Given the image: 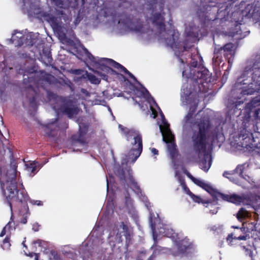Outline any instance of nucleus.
Wrapping results in <instances>:
<instances>
[{
	"label": "nucleus",
	"instance_id": "obj_1",
	"mask_svg": "<svg viewBox=\"0 0 260 260\" xmlns=\"http://www.w3.org/2000/svg\"><path fill=\"white\" fill-rule=\"evenodd\" d=\"M17 164L15 160L13 159L10 163V168L6 173L0 176V182L4 195L6 197V202L9 206L12 213L13 207L19 208L22 206L26 207L27 212L28 207L27 205V197L22 192H19L16 181ZM11 221L4 226L7 228L8 234L11 235L12 223L13 221V215L10 218Z\"/></svg>",
	"mask_w": 260,
	"mask_h": 260
},
{
	"label": "nucleus",
	"instance_id": "obj_2",
	"mask_svg": "<svg viewBox=\"0 0 260 260\" xmlns=\"http://www.w3.org/2000/svg\"><path fill=\"white\" fill-rule=\"evenodd\" d=\"M212 124L208 118H202L198 122L197 128L193 129L191 139L194 150L198 154L204 152L203 158L199 162L200 168L207 172L212 164L211 155L206 152V148Z\"/></svg>",
	"mask_w": 260,
	"mask_h": 260
},
{
	"label": "nucleus",
	"instance_id": "obj_3",
	"mask_svg": "<svg viewBox=\"0 0 260 260\" xmlns=\"http://www.w3.org/2000/svg\"><path fill=\"white\" fill-rule=\"evenodd\" d=\"M235 87L243 95L252 94L260 90V55L249 70H245L238 78Z\"/></svg>",
	"mask_w": 260,
	"mask_h": 260
},
{
	"label": "nucleus",
	"instance_id": "obj_4",
	"mask_svg": "<svg viewBox=\"0 0 260 260\" xmlns=\"http://www.w3.org/2000/svg\"><path fill=\"white\" fill-rule=\"evenodd\" d=\"M54 77L51 74L41 71L40 73H35L33 76L29 77L23 79V84L26 86V98L28 100L29 106L36 110L38 108L37 100L39 97V93L34 89L32 85L39 87L44 82L51 83Z\"/></svg>",
	"mask_w": 260,
	"mask_h": 260
},
{
	"label": "nucleus",
	"instance_id": "obj_5",
	"mask_svg": "<svg viewBox=\"0 0 260 260\" xmlns=\"http://www.w3.org/2000/svg\"><path fill=\"white\" fill-rule=\"evenodd\" d=\"M84 50L87 53V56L92 61L96 63L100 64L101 66V69L103 70H105L107 73L111 71L114 75H120L125 80V77L122 74H119L116 71L110 68L109 67L106 65V64H109L113 68L118 70L119 71L123 72L125 74H127L129 78L132 79L137 84L142 86L143 87V90L142 92L143 94L145 96L148 95L150 96V94L148 90L142 86V85L137 80V78L134 76V75L128 71L124 66L120 64L119 63L115 61L112 59L108 58H101L96 60L95 58L91 53H90L86 48H84Z\"/></svg>",
	"mask_w": 260,
	"mask_h": 260
},
{
	"label": "nucleus",
	"instance_id": "obj_6",
	"mask_svg": "<svg viewBox=\"0 0 260 260\" xmlns=\"http://www.w3.org/2000/svg\"><path fill=\"white\" fill-rule=\"evenodd\" d=\"M122 130L126 137L127 141H129L132 138L134 140L132 143L133 147L129 150L128 152L129 159H132V163H134L142 152L143 142L142 135L139 131L134 129H128L126 128L123 127Z\"/></svg>",
	"mask_w": 260,
	"mask_h": 260
},
{
	"label": "nucleus",
	"instance_id": "obj_7",
	"mask_svg": "<svg viewBox=\"0 0 260 260\" xmlns=\"http://www.w3.org/2000/svg\"><path fill=\"white\" fill-rule=\"evenodd\" d=\"M36 14L38 17L43 18L44 20L49 23L51 26L55 29H59L62 26V17L65 15L62 11L55 9L50 10L48 12L42 10L40 8L37 10Z\"/></svg>",
	"mask_w": 260,
	"mask_h": 260
},
{
	"label": "nucleus",
	"instance_id": "obj_8",
	"mask_svg": "<svg viewBox=\"0 0 260 260\" xmlns=\"http://www.w3.org/2000/svg\"><path fill=\"white\" fill-rule=\"evenodd\" d=\"M239 140L240 143L239 146L242 148L253 149L260 154V140L257 137L254 138L251 132L244 127L240 131Z\"/></svg>",
	"mask_w": 260,
	"mask_h": 260
},
{
	"label": "nucleus",
	"instance_id": "obj_9",
	"mask_svg": "<svg viewBox=\"0 0 260 260\" xmlns=\"http://www.w3.org/2000/svg\"><path fill=\"white\" fill-rule=\"evenodd\" d=\"M185 100L186 104H190L191 106L188 113L184 117V121L186 124H190L195 125V126H194L193 128L192 129V131L193 129L197 128L198 122L200 121L202 118H208L210 121L209 117L203 116L199 120L193 123V115L198 106L199 100L198 98L197 97L196 94L194 95L191 92H190L188 94H186L185 95Z\"/></svg>",
	"mask_w": 260,
	"mask_h": 260
},
{
	"label": "nucleus",
	"instance_id": "obj_10",
	"mask_svg": "<svg viewBox=\"0 0 260 260\" xmlns=\"http://www.w3.org/2000/svg\"><path fill=\"white\" fill-rule=\"evenodd\" d=\"M211 74L209 71L204 67L199 66L195 69L190 70V75L188 78H191L194 86H198L199 91H201V87L204 86V83L211 82Z\"/></svg>",
	"mask_w": 260,
	"mask_h": 260
},
{
	"label": "nucleus",
	"instance_id": "obj_11",
	"mask_svg": "<svg viewBox=\"0 0 260 260\" xmlns=\"http://www.w3.org/2000/svg\"><path fill=\"white\" fill-rule=\"evenodd\" d=\"M116 233L115 237V242L117 243H122V236L125 239V246L126 248L132 243L133 228L128 221H121L116 227Z\"/></svg>",
	"mask_w": 260,
	"mask_h": 260
},
{
	"label": "nucleus",
	"instance_id": "obj_12",
	"mask_svg": "<svg viewBox=\"0 0 260 260\" xmlns=\"http://www.w3.org/2000/svg\"><path fill=\"white\" fill-rule=\"evenodd\" d=\"M118 23H121L131 29L138 32H141L143 30L142 22L140 19H135L133 16L127 15L125 13L117 16Z\"/></svg>",
	"mask_w": 260,
	"mask_h": 260
},
{
	"label": "nucleus",
	"instance_id": "obj_13",
	"mask_svg": "<svg viewBox=\"0 0 260 260\" xmlns=\"http://www.w3.org/2000/svg\"><path fill=\"white\" fill-rule=\"evenodd\" d=\"M88 125L85 123L80 122L79 124L78 133L72 135L71 138L73 146H75L77 143H79L82 145L86 144V135L88 132Z\"/></svg>",
	"mask_w": 260,
	"mask_h": 260
},
{
	"label": "nucleus",
	"instance_id": "obj_14",
	"mask_svg": "<svg viewBox=\"0 0 260 260\" xmlns=\"http://www.w3.org/2000/svg\"><path fill=\"white\" fill-rule=\"evenodd\" d=\"M164 14V13H155L146 19L148 23H151L159 34L165 30L166 25Z\"/></svg>",
	"mask_w": 260,
	"mask_h": 260
},
{
	"label": "nucleus",
	"instance_id": "obj_15",
	"mask_svg": "<svg viewBox=\"0 0 260 260\" xmlns=\"http://www.w3.org/2000/svg\"><path fill=\"white\" fill-rule=\"evenodd\" d=\"M60 109L61 111L69 118L77 115L79 112V108L75 104L74 101L71 99H65Z\"/></svg>",
	"mask_w": 260,
	"mask_h": 260
},
{
	"label": "nucleus",
	"instance_id": "obj_16",
	"mask_svg": "<svg viewBox=\"0 0 260 260\" xmlns=\"http://www.w3.org/2000/svg\"><path fill=\"white\" fill-rule=\"evenodd\" d=\"M167 34L169 36V37H168L165 38L167 45L172 49H179L180 43L179 41L180 36L179 32L174 29L169 30Z\"/></svg>",
	"mask_w": 260,
	"mask_h": 260
},
{
	"label": "nucleus",
	"instance_id": "obj_17",
	"mask_svg": "<svg viewBox=\"0 0 260 260\" xmlns=\"http://www.w3.org/2000/svg\"><path fill=\"white\" fill-rule=\"evenodd\" d=\"M197 185L207 191L212 197V201L215 203V204H217V202L220 194V192L213 188L210 184L201 180Z\"/></svg>",
	"mask_w": 260,
	"mask_h": 260
},
{
	"label": "nucleus",
	"instance_id": "obj_18",
	"mask_svg": "<svg viewBox=\"0 0 260 260\" xmlns=\"http://www.w3.org/2000/svg\"><path fill=\"white\" fill-rule=\"evenodd\" d=\"M223 52L224 57L228 59L229 67H231L235 56V51L234 50V45L232 43H229L221 47Z\"/></svg>",
	"mask_w": 260,
	"mask_h": 260
},
{
	"label": "nucleus",
	"instance_id": "obj_19",
	"mask_svg": "<svg viewBox=\"0 0 260 260\" xmlns=\"http://www.w3.org/2000/svg\"><path fill=\"white\" fill-rule=\"evenodd\" d=\"M219 199L231 202L235 204L240 205L244 200V198L236 194L231 195L223 194L220 192Z\"/></svg>",
	"mask_w": 260,
	"mask_h": 260
},
{
	"label": "nucleus",
	"instance_id": "obj_20",
	"mask_svg": "<svg viewBox=\"0 0 260 260\" xmlns=\"http://www.w3.org/2000/svg\"><path fill=\"white\" fill-rule=\"evenodd\" d=\"M242 24L238 21H236L234 26L231 27L229 30V35L232 37L239 35V37L237 38L238 39H241L244 38L246 35L244 34L241 30L240 25Z\"/></svg>",
	"mask_w": 260,
	"mask_h": 260
},
{
	"label": "nucleus",
	"instance_id": "obj_21",
	"mask_svg": "<svg viewBox=\"0 0 260 260\" xmlns=\"http://www.w3.org/2000/svg\"><path fill=\"white\" fill-rule=\"evenodd\" d=\"M191 248V244L186 240H183L178 243L177 245L178 255H185L187 250Z\"/></svg>",
	"mask_w": 260,
	"mask_h": 260
},
{
	"label": "nucleus",
	"instance_id": "obj_22",
	"mask_svg": "<svg viewBox=\"0 0 260 260\" xmlns=\"http://www.w3.org/2000/svg\"><path fill=\"white\" fill-rule=\"evenodd\" d=\"M128 175V179L133 186V191L137 194L141 193L142 191L140 187L138 185L137 181H135L132 173V170L131 169L127 170Z\"/></svg>",
	"mask_w": 260,
	"mask_h": 260
},
{
	"label": "nucleus",
	"instance_id": "obj_23",
	"mask_svg": "<svg viewBox=\"0 0 260 260\" xmlns=\"http://www.w3.org/2000/svg\"><path fill=\"white\" fill-rule=\"evenodd\" d=\"M222 54L223 52L221 47L219 45L216 46L214 50V56L213 57V62L216 65H219L222 61Z\"/></svg>",
	"mask_w": 260,
	"mask_h": 260
},
{
	"label": "nucleus",
	"instance_id": "obj_24",
	"mask_svg": "<svg viewBox=\"0 0 260 260\" xmlns=\"http://www.w3.org/2000/svg\"><path fill=\"white\" fill-rule=\"evenodd\" d=\"M58 127L53 123L47 125L45 129L46 135L49 138H55L57 135Z\"/></svg>",
	"mask_w": 260,
	"mask_h": 260
},
{
	"label": "nucleus",
	"instance_id": "obj_25",
	"mask_svg": "<svg viewBox=\"0 0 260 260\" xmlns=\"http://www.w3.org/2000/svg\"><path fill=\"white\" fill-rule=\"evenodd\" d=\"M164 141L168 143V149L170 151L171 154L173 156L177 152L176 145L173 141V137L171 136H168V138H166L165 137H163Z\"/></svg>",
	"mask_w": 260,
	"mask_h": 260
},
{
	"label": "nucleus",
	"instance_id": "obj_26",
	"mask_svg": "<svg viewBox=\"0 0 260 260\" xmlns=\"http://www.w3.org/2000/svg\"><path fill=\"white\" fill-rule=\"evenodd\" d=\"M41 61L46 65L48 66L52 62V57L50 51L43 49L42 54L41 55Z\"/></svg>",
	"mask_w": 260,
	"mask_h": 260
},
{
	"label": "nucleus",
	"instance_id": "obj_27",
	"mask_svg": "<svg viewBox=\"0 0 260 260\" xmlns=\"http://www.w3.org/2000/svg\"><path fill=\"white\" fill-rule=\"evenodd\" d=\"M235 234L236 235L234 237H233V234H229L226 238L227 241H232L233 239L238 240H246L249 238V236L247 234H244L242 235L238 236L236 233Z\"/></svg>",
	"mask_w": 260,
	"mask_h": 260
},
{
	"label": "nucleus",
	"instance_id": "obj_28",
	"mask_svg": "<svg viewBox=\"0 0 260 260\" xmlns=\"http://www.w3.org/2000/svg\"><path fill=\"white\" fill-rule=\"evenodd\" d=\"M11 41L15 46L21 47L23 44L24 37L23 36L18 37L14 34L12 36Z\"/></svg>",
	"mask_w": 260,
	"mask_h": 260
},
{
	"label": "nucleus",
	"instance_id": "obj_29",
	"mask_svg": "<svg viewBox=\"0 0 260 260\" xmlns=\"http://www.w3.org/2000/svg\"><path fill=\"white\" fill-rule=\"evenodd\" d=\"M191 61L190 65L192 67L197 68L198 65V61L199 60L200 62L203 61V58L201 56L197 53L196 54L191 55Z\"/></svg>",
	"mask_w": 260,
	"mask_h": 260
},
{
	"label": "nucleus",
	"instance_id": "obj_30",
	"mask_svg": "<svg viewBox=\"0 0 260 260\" xmlns=\"http://www.w3.org/2000/svg\"><path fill=\"white\" fill-rule=\"evenodd\" d=\"M10 234H7L5 238L3 240L1 246L4 250H8L11 246L10 243Z\"/></svg>",
	"mask_w": 260,
	"mask_h": 260
},
{
	"label": "nucleus",
	"instance_id": "obj_31",
	"mask_svg": "<svg viewBox=\"0 0 260 260\" xmlns=\"http://www.w3.org/2000/svg\"><path fill=\"white\" fill-rule=\"evenodd\" d=\"M190 197L192 199V200L196 203H203V204H206V203H212L211 201H204L200 197L195 195L194 194L192 193Z\"/></svg>",
	"mask_w": 260,
	"mask_h": 260
},
{
	"label": "nucleus",
	"instance_id": "obj_32",
	"mask_svg": "<svg viewBox=\"0 0 260 260\" xmlns=\"http://www.w3.org/2000/svg\"><path fill=\"white\" fill-rule=\"evenodd\" d=\"M244 169V165H239L237 166L236 169L232 171V172L237 173L239 174V176L243 177V173Z\"/></svg>",
	"mask_w": 260,
	"mask_h": 260
},
{
	"label": "nucleus",
	"instance_id": "obj_33",
	"mask_svg": "<svg viewBox=\"0 0 260 260\" xmlns=\"http://www.w3.org/2000/svg\"><path fill=\"white\" fill-rule=\"evenodd\" d=\"M50 260H61L59 254L55 250H51L49 255Z\"/></svg>",
	"mask_w": 260,
	"mask_h": 260
},
{
	"label": "nucleus",
	"instance_id": "obj_34",
	"mask_svg": "<svg viewBox=\"0 0 260 260\" xmlns=\"http://www.w3.org/2000/svg\"><path fill=\"white\" fill-rule=\"evenodd\" d=\"M250 104L253 107L260 106V95L253 98L250 102Z\"/></svg>",
	"mask_w": 260,
	"mask_h": 260
},
{
	"label": "nucleus",
	"instance_id": "obj_35",
	"mask_svg": "<svg viewBox=\"0 0 260 260\" xmlns=\"http://www.w3.org/2000/svg\"><path fill=\"white\" fill-rule=\"evenodd\" d=\"M243 101H237L235 102H234L232 104V109H234V111H236L237 110H241V108H240V106L243 104Z\"/></svg>",
	"mask_w": 260,
	"mask_h": 260
},
{
	"label": "nucleus",
	"instance_id": "obj_36",
	"mask_svg": "<svg viewBox=\"0 0 260 260\" xmlns=\"http://www.w3.org/2000/svg\"><path fill=\"white\" fill-rule=\"evenodd\" d=\"M180 182H181V185L183 189H184V190L190 197L193 193L190 190L189 188L187 186L184 180H180Z\"/></svg>",
	"mask_w": 260,
	"mask_h": 260
},
{
	"label": "nucleus",
	"instance_id": "obj_37",
	"mask_svg": "<svg viewBox=\"0 0 260 260\" xmlns=\"http://www.w3.org/2000/svg\"><path fill=\"white\" fill-rule=\"evenodd\" d=\"M126 194L125 196V204L126 206L131 205L132 204V200L130 197V194L128 192V189H126Z\"/></svg>",
	"mask_w": 260,
	"mask_h": 260
},
{
	"label": "nucleus",
	"instance_id": "obj_38",
	"mask_svg": "<svg viewBox=\"0 0 260 260\" xmlns=\"http://www.w3.org/2000/svg\"><path fill=\"white\" fill-rule=\"evenodd\" d=\"M88 77L92 83L97 84L99 83L100 81L94 75L89 74L88 75Z\"/></svg>",
	"mask_w": 260,
	"mask_h": 260
},
{
	"label": "nucleus",
	"instance_id": "obj_39",
	"mask_svg": "<svg viewBox=\"0 0 260 260\" xmlns=\"http://www.w3.org/2000/svg\"><path fill=\"white\" fill-rule=\"evenodd\" d=\"M118 176L120 181L122 182L125 181L126 177L125 175V171L123 169L119 171Z\"/></svg>",
	"mask_w": 260,
	"mask_h": 260
},
{
	"label": "nucleus",
	"instance_id": "obj_40",
	"mask_svg": "<svg viewBox=\"0 0 260 260\" xmlns=\"http://www.w3.org/2000/svg\"><path fill=\"white\" fill-rule=\"evenodd\" d=\"M33 243L34 244H38L39 247H44V246L46 245V242L41 239H37L34 241Z\"/></svg>",
	"mask_w": 260,
	"mask_h": 260
},
{
	"label": "nucleus",
	"instance_id": "obj_41",
	"mask_svg": "<svg viewBox=\"0 0 260 260\" xmlns=\"http://www.w3.org/2000/svg\"><path fill=\"white\" fill-rule=\"evenodd\" d=\"M29 202L33 205H37L38 206H41L43 205V202L39 200H30Z\"/></svg>",
	"mask_w": 260,
	"mask_h": 260
},
{
	"label": "nucleus",
	"instance_id": "obj_42",
	"mask_svg": "<svg viewBox=\"0 0 260 260\" xmlns=\"http://www.w3.org/2000/svg\"><path fill=\"white\" fill-rule=\"evenodd\" d=\"M53 2L54 5L59 8H62L63 5V3L62 0H51Z\"/></svg>",
	"mask_w": 260,
	"mask_h": 260
},
{
	"label": "nucleus",
	"instance_id": "obj_43",
	"mask_svg": "<svg viewBox=\"0 0 260 260\" xmlns=\"http://www.w3.org/2000/svg\"><path fill=\"white\" fill-rule=\"evenodd\" d=\"M187 176L192 180V181L195 184H197L199 182V181L200 180V179H197V178H196L195 177H194L193 176H192L189 173L187 172V173L186 174Z\"/></svg>",
	"mask_w": 260,
	"mask_h": 260
},
{
	"label": "nucleus",
	"instance_id": "obj_44",
	"mask_svg": "<svg viewBox=\"0 0 260 260\" xmlns=\"http://www.w3.org/2000/svg\"><path fill=\"white\" fill-rule=\"evenodd\" d=\"M28 169H29V171L31 172V173H34L36 171L37 166L34 162L30 163V166L28 168Z\"/></svg>",
	"mask_w": 260,
	"mask_h": 260
},
{
	"label": "nucleus",
	"instance_id": "obj_45",
	"mask_svg": "<svg viewBox=\"0 0 260 260\" xmlns=\"http://www.w3.org/2000/svg\"><path fill=\"white\" fill-rule=\"evenodd\" d=\"M149 221H150V226H151L152 231L153 232H154V231L155 230L156 223L154 221H153V219H152V217H150Z\"/></svg>",
	"mask_w": 260,
	"mask_h": 260
},
{
	"label": "nucleus",
	"instance_id": "obj_46",
	"mask_svg": "<svg viewBox=\"0 0 260 260\" xmlns=\"http://www.w3.org/2000/svg\"><path fill=\"white\" fill-rule=\"evenodd\" d=\"M81 19H82V18L80 16V14L79 13L77 15V17H76V19H75V20L74 21V23H75V25H78L80 23V22L81 21Z\"/></svg>",
	"mask_w": 260,
	"mask_h": 260
},
{
	"label": "nucleus",
	"instance_id": "obj_47",
	"mask_svg": "<svg viewBox=\"0 0 260 260\" xmlns=\"http://www.w3.org/2000/svg\"><path fill=\"white\" fill-rule=\"evenodd\" d=\"M8 234V231H7V227H4L2 231H1L0 233V237H2L4 236L5 235Z\"/></svg>",
	"mask_w": 260,
	"mask_h": 260
},
{
	"label": "nucleus",
	"instance_id": "obj_48",
	"mask_svg": "<svg viewBox=\"0 0 260 260\" xmlns=\"http://www.w3.org/2000/svg\"><path fill=\"white\" fill-rule=\"evenodd\" d=\"M57 95L51 92H48V98L50 100L51 99H55Z\"/></svg>",
	"mask_w": 260,
	"mask_h": 260
},
{
	"label": "nucleus",
	"instance_id": "obj_49",
	"mask_svg": "<svg viewBox=\"0 0 260 260\" xmlns=\"http://www.w3.org/2000/svg\"><path fill=\"white\" fill-rule=\"evenodd\" d=\"M150 109L152 111V115H153L152 117L153 118H155L157 116V113L156 111L152 107H151Z\"/></svg>",
	"mask_w": 260,
	"mask_h": 260
},
{
	"label": "nucleus",
	"instance_id": "obj_50",
	"mask_svg": "<svg viewBox=\"0 0 260 260\" xmlns=\"http://www.w3.org/2000/svg\"><path fill=\"white\" fill-rule=\"evenodd\" d=\"M83 72V70L81 69H75L73 71V73L76 75H80Z\"/></svg>",
	"mask_w": 260,
	"mask_h": 260
},
{
	"label": "nucleus",
	"instance_id": "obj_51",
	"mask_svg": "<svg viewBox=\"0 0 260 260\" xmlns=\"http://www.w3.org/2000/svg\"><path fill=\"white\" fill-rule=\"evenodd\" d=\"M151 152L153 155H157L158 154V151L155 148H152Z\"/></svg>",
	"mask_w": 260,
	"mask_h": 260
},
{
	"label": "nucleus",
	"instance_id": "obj_52",
	"mask_svg": "<svg viewBox=\"0 0 260 260\" xmlns=\"http://www.w3.org/2000/svg\"><path fill=\"white\" fill-rule=\"evenodd\" d=\"M39 226L40 225H38V223H37L36 224H34L32 230L35 232H37L39 230Z\"/></svg>",
	"mask_w": 260,
	"mask_h": 260
},
{
	"label": "nucleus",
	"instance_id": "obj_53",
	"mask_svg": "<svg viewBox=\"0 0 260 260\" xmlns=\"http://www.w3.org/2000/svg\"><path fill=\"white\" fill-rule=\"evenodd\" d=\"M233 174V173H231L230 172H228V171H224L223 174V176L224 177H226V178H229V177L228 176V175H232Z\"/></svg>",
	"mask_w": 260,
	"mask_h": 260
},
{
	"label": "nucleus",
	"instance_id": "obj_54",
	"mask_svg": "<svg viewBox=\"0 0 260 260\" xmlns=\"http://www.w3.org/2000/svg\"><path fill=\"white\" fill-rule=\"evenodd\" d=\"M20 222L23 224H25L27 222V218L26 217H23Z\"/></svg>",
	"mask_w": 260,
	"mask_h": 260
},
{
	"label": "nucleus",
	"instance_id": "obj_55",
	"mask_svg": "<svg viewBox=\"0 0 260 260\" xmlns=\"http://www.w3.org/2000/svg\"><path fill=\"white\" fill-rule=\"evenodd\" d=\"M243 209H241L239 211H238V213H237V218L238 219H239L240 218H241L242 217V215L241 214V212L242 211Z\"/></svg>",
	"mask_w": 260,
	"mask_h": 260
},
{
	"label": "nucleus",
	"instance_id": "obj_56",
	"mask_svg": "<svg viewBox=\"0 0 260 260\" xmlns=\"http://www.w3.org/2000/svg\"><path fill=\"white\" fill-rule=\"evenodd\" d=\"M34 255L35 256V260H39V258L40 257V253H35Z\"/></svg>",
	"mask_w": 260,
	"mask_h": 260
},
{
	"label": "nucleus",
	"instance_id": "obj_57",
	"mask_svg": "<svg viewBox=\"0 0 260 260\" xmlns=\"http://www.w3.org/2000/svg\"><path fill=\"white\" fill-rule=\"evenodd\" d=\"M155 255L154 254V253H153L148 258L147 260H153L154 258L155 257Z\"/></svg>",
	"mask_w": 260,
	"mask_h": 260
},
{
	"label": "nucleus",
	"instance_id": "obj_58",
	"mask_svg": "<svg viewBox=\"0 0 260 260\" xmlns=\"http://www.w3.org/2000/svg\"><path fill=\"white\" fill-rule=\"evenodd\" d=\"M189 48V47H188V46L185 43H184L183 51H187Z\"/></svg>",
	"mask_w": 260,
	"mask_h": 260
},
{
	"label": "nucleus",
	"instance_id": "obj_59",
	"mask_svg": "<svg viewBox=\"0 0 260 260\" xmlns=\"http://www.w3.org/2000/svg\"><path fill=\"white\" fill-rule=\"evenodd\" d=\"M260 110V109H258L257 110H255V115L256 116H257L259 113V111Z\"/></svg>",
	"mask_w": 260,
	"mask_h": 260
},
{
	"label": "nucleus",
	"instance_id": "obj_60",
	"mask_svg": "<svg viewBox=\"0 0 260 260\" xmlns=\"http://www.w3.org/2000/svg\"><path fill=\"white\" fill-rule=\"evenodd\" d=\"M35 253L34 252H31V253H29V254L28 255L29 256H30V257H32L34 255Z\"/></svg>",
	"mask_w": 260,
	"mask_h": 260
},
{
	"label": "nucleus",
	"instance_id": "obj_61",
	"mask_svg": "<svg viewBox=\"0 0 260 260\" xmlns=\"http://www.w3.org/2000/svg\"><path fill=\"white\" fill-rule=\"evenodd\" d=\"M217 134H216L215 135H213L212 138V140L214 141L215 139H217Z\"/></svg>",
	"mask_w": 260,
	"mask_h": 260
},
{
	"label": "nucleus",
	"instance_id": "obj_62",
	"mask_svg": "<svg viewBox=\"0 0 260 260\" xmlns=\"http://www.w3.org/2000/svg\"><path fill=\"white\" fill-rule=\"evenodd\" d=\"M156 246H157V245H156V242H155V243L152 246V248H155Z\"/></svg>",
	"mask_w": 260,
	"mask_h": 260
},
{
	"label": "nucleus",
	"instance_id": "obj_63",
	"mask_svg": "<svg viewBox=\"0 0 260 260\" xmlns=\"http://www.w3.org/2000/svg\"><path fill=\"white\" fill-rule=\"evenodd\" d=\"M239 231H240V232H242V233H243V232H244V229H243V230H242V228H240V229H239Z\"/></svg>",
	"mask_w": 260,
	"mask_h": 260
},
{
	"label": "nucleus",
	"instance_id": "obj_64",
	"mask_svg": "<svg viewBox=\"0 0 260 260\" xmlns=\"http://www.w3.org/2000/svg\"><path fill=\"white\" fill-rule=\"evenodd\" d=\"M107 189H108V187H109V182H108V179H107Z\"/></svg>",
	"mask_w": 260,
	"mask_h": 260
}]
</instances>
